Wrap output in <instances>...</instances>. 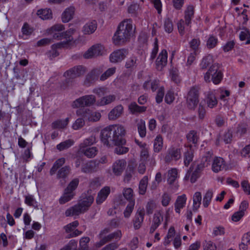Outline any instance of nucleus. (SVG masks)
<instances>
[{"label":"nucleus","instance_id":"obj_1","mask_svg":"<svg viewBox=\"0 0 250 250\" xmlns=\"http://www.w3.org/2000/svg\"><path fill=\"white\" fill-rule=\"evenodd\" d=\"M125 133L124 127L121 125H109L101 131V141L107 146L115 145V152L121 155L129 151L127 147L124 146L125 140L124 138Z\"/></svg>","mask_w":250,"mask_h":250},{"label":"nucleus","instance_id":"obj_2","mask_svg":"<svg viewBox=\"0 0 250 250\" xmlns=\"http://www.w3.org/2000/svg\"><path fill=\"white\" fill-rule=\"evenodd\" d=\"M133 34L132 21L130 19L124 20L119 24L115 33L113 41L116 45L122 44L127 41Z\"/></svg>","mask_w":250,"mask_h":250},{"label":"nucleus","instance_id":"obj_3","mask_svg":"<svg viewBox=\"0 0 250 250\" xmlns=\"http://www.w3.org/2000/svg\"><path fill=\"white\" fill-rule=\"evenodd\" d=\"M94 197L90 195L79 200L77 204L67 209L65 212L66 216H78L86 212L93 203Z\"/></svg>","mask_w":250,"mask_h":250},{"label":"nucleus","instance_id":"obj_4","mask_svg":"<svg viewBox=\"0 0 250 250\" xmlns=\"http://www.w3.org/2000/svg\"><path fill=\"white\" fill-rule=\"evenodd\" d=\"M223 73L219 69L218 64H214L209 68L204 75V80L207 83H209L211 80L215 84H219L223 79Z\"/></svg>","mask_w":250,"mask_h":250},{"label":"nucleus","instance_id":"obj_5","mask_svg":"<svg viewBox=\"0 0 250 250\" xmlns=\"http://www.w3.org/2000/svg\"><path fill=\"white\" fill-rule=\"evenodd\" d=\"M96 98L94 95H86L82 96L73 101L72 106L73 108H84L89 107L96 104Z\"/></svg>","mask_w":250,"mask_h":250},{"label":"nucleus","instance_id":"obj_6","mask_svg":"<svg viewBox=\"0 0 250 250\" xmlns=\"http://www.w3.org/2000/svg\"><path fill=\"white\" fill-rule=\"evenodd\" d=\"M76 113L78 116L82 117L88 122H97L101 118V114L100 112L93 111L86 108H80L77 110Z\"/></svg>","mask_w":250,"mask_h":250},{"label":"nucleus","instance_id":"obj_7","mask_svg":"<svg viewBox=\"0 0 250 250\" xmlns=\"http://www.w3.org/2000/svg\"><path fill=\"white\" fill-rule=\"evenodd\" d=\"M199 88L197 86H192L188 91L187 96V104L188 108L194 109L197 105L199 100Z\"/></svg>","mask_w":250,"mask_h":250},{"label":"nucleus","instance_id":"obj_8","mask_svg":"<svg viewBox=\"0 0 250 250\" xmlns=\"http://www.w3.org/2000/svg\"><path fill=\"white\" fill-rule=\"evenodd\" d=\"M85 72L84 67L82 65L75 66L67 71L63 74L66 78V82L69 83L71 79H75L83 75Z\"/></svg>","mask_w":250,"mask_h":250},{"label":"nucleus","instance_id":"obj_9","mask_svg":"<svg viewBox=\"0 0 250 250\" xmlns=\"http://www.w3.org/2000/svg\"><path fill=\"white\" fill-rule=\"evenodd\" d=\"M104 49L103 45L96 44L92 45L83 54L85 59H91L102 56L104 54Z\"/></svg>","mask_w":250,"mask_h":250},{"label":"nucleus","instance_id":"obj_10","mask_svg":"<svg viewBox=\"0 0 250 250\" xmlns=\"http://www.w3.org/2000/svg\"><path fill=\"white\" fill-rule=\"evenodd\" d=\"M103 68L101 67L96 68L91 70L86 75L84 83L87 86L90 85L98 79L99 75L103 72Z\"/></svg>","mask_w":250,"mask_h":250},{"label":"nucleus","instance_id":"obj_11","mask_svg":"<svg viewBox=\"0 0 250 250\" xmlns=\"http://www.w3.org/2000/svg\"><path fill=\"white\" fill-rule=\"evenodd\" d=\"M99 163L96 160H92L82 165L81 171L84 173H92L99 169Z\"/></svg>","mask_w":250,"mask_h":250},{"label":"nucleus","instance_id":"obj_12","mask_svg":"<svg viewBox=\"0 0 250 250\" xmlns=\"http://www.w3.org/2000/svg\"><path fill=\"white\" fill-rule=\"evenodd\" d=\"M126 167V162L125 159L117 160L112 166L113 174L117 176H121Z\"/></svg>","mask_w":250,"mask_h":250},{"label":"nucleus","instance_id":"obj_13","mask_svg":"<svg viewBox=\"0 0 250 250\" xmlns=\"http://www.w3.org/2000/svg\"><path fill=\"white\" fill-rule=\"evenodd\" d=\"M181 150L179 148H171L168 150L165 157L166 163H170L172 160L177 161L181 158Z\"/></svg>","mask_w":250,"mask_h":250},{"label":"nucleus","instance_id":"obj_14","mask_svg":"<svg viewBox=\"0 0 250 250\" xmlns=\"http://www.w3.org/2000/svg\"><path fill=\"white\" fill-rule=\"evenodd\" d=\"M167 53L166 50L163 49L159 54L156 61V67L159 71H162L167 65Z\"/></svg>","mask_w":250,"mask_h":250},{"label":"nucleus","instance_id":"obj_15","mask_svg":"<svg viewBox=\"0 0 250 250\" xmlns=\"http://www.w3.org/2000/svg\"><path fill=\"white\" fill-rule=\"evenodd\" d=\"M226 164L224 160L220 157H215L212 163L211 168L213 172H218L219 171L226 169Z\"/></svg>","mask_w":250,"mask_h":250},{"label":"nucleus","instance_id":"obj_16","mask_svg":"<svg viewBox=\"0 0 250 250\" xmlns=\"http://www.w3.org/2000/svg\"><path fill=\"white\" fill-rule=\"evenodd\" d=\"M144 209L141 208H139L133 220V226L135 229H138L141 228L144 221Z\"/></svg>","mask_w":250,"mask_h":250},{"label":"nucleus","instance_id":"obj_17","mask_svg":"<svg viewBox=\"0 0 250 250\" xmlns=\"http://www.w3.org/2000/svg\"><path fill=\"white\" fill-rule=\"evenodd\" d=\"M122 236V233L121 230H117V231L102 238L99 242L100 246L104 245L106 243L110 241L113 239H115L118 241L121 239Z\"/></svg>","mask_w":250,"mask_h":250},{"label":"nucleus","instance_id":"obj_18","mask_svg":"<svg viewBox=\"0 0 250 250\" xmlns=\"http://www.w3.org/2000/svg\"><path fill=\"white\" fill-rule=\"evenodd\" d=\"M97 28V21L95 20H92L88 21L83 26L82 31L84 35H90L96 31Z\"/></svg>","mask_w":250,"mask_h":250},{"label":"nucleus","instance_id":"obj_19","mask_svg":"<svg viewBox=\"0 0 250 250\" xmlns=\"http://www.w3.org/2000/svg\"><path fill=\"white\" fill-rule=\"evenodd\" d=\"M110 193V189L109 187H104L102 188L98 192L96 199V203L100 205L103 203L107 198Z\"/></svg>","mask_w":250,"mask_h":250},{"label":"nucleus","instance_id":"obj_20","mask_svg":"<svg viewBox=\"0 0 250 250\" xmlns=\"http://www.w3.org/2000/svg\"><path fill=\"white\" fill-rule=\"evenodd\" d=\"M124 107L122 105L119 104L113 108L108 113V117L109 120H115L122 115Z\"/></svg>","mask_w":250,"mask_h":250},{"label":"nucleus","instance_id":"obj_21","mask_svg":"<svg viewBox=\"0 0 250 250\" xmlns=\"http://www.w3.org/2000/svg\"><path fill=\"white\" fill-rule=\"evenodd\" d=\"M126 50L124 49L117 50L110 54V61L115 63L122 61L125 57Z\"/></svg>","mask_w":250,"mask_h":250},{"label":"nucleus","instance_id":"obj_22","mask_svg":"<svg viewBox=\"0 0 250 250\" xmlns=\"http://www.w3.org/2000/svg\"><path fill=\"white\" fill-rule=\"evenodd\" d=\"M163 221V216L160 211L156 212L154 213L152 225L150 228V233H152L160 226Z\"/></svg>","mask_w":250,"mask_h":250},{"label":"nucleus","instance_id":"obj_23","mask_svg":"<svg viewBox=\"0 0 250 250\" xmlns=\"http://www.w3.org/2000/svg\"><path fill=\"white\" fill-rule=\"evenodd\" d=\"M205 102L207 106L209 108L215 107L218 104V101L215 94L212 91H209L207 93Z\"/></svg>","mask_w":250,"mask_h":250},{"label":"nucleus","instance_id":"obj_24","mask_svg":"<svg viewBox=\"0 0 250 250\" xmlns=\"http://www.w3.org/2000/svg\"><path fill=\"white\" fill-rule=\"evenodd\" d=\"M75 8L74 6H71L67 8L62 15V21L64 23L68 22L73 17L75 13Z\"/></svg>","mask_w":250,"mask_h":250},{"label":"nucleus","instance_id":"obj_25","mask_svg":"<svg viewBox=\"0 0 250 250\" xmlns=\"http://www.w3.org/2000/svg\"><path fill=\"white\" fill-rule=\"evenodd\" d=\"M116 99V96L115 95H108L102 97L96 102V105L98 106H102L109 104L114 102Z\"/></svg>","mask_w":250,"mask_h":250},{"label":"nucleus","instance_id":"obj_26","mask_svg":"<svg viewBox=\"0 0 250 250\" xmlns=\"http://www.w3.org/2000/svg\"><path fill=\"white\" fill-rule=\"evenodd\" d=\"M167 182L169 185H172L178 177V170L176 168L168 170L165 174Z\"/></svg>","mask_w":250,"mask_h":250},{"label":"nucleus","instance_id":"obj_27","mask_svg":"<svg viewBox=\"0 0 250 250\" xmlns=\"http://www.w3.org/2000/svg\"><path fill=\"white\" fill-rule=\"evenodd\" d=\"M187 198L185 194L178 196L174 204L175 210L178 213H180V210L183 208L186 205Z\"/></svg>","mask_w":250,"mask_h":250},{"label":"nucleus","instance_id":"obj_28","mask_svg":"<svg viewBox=\"0 0 250 250\" xmlns=\"http://www.w3.org/2000/svg\"><path fill=\"white\" fill-rule=\"evenodd\" d=\"M185 16L184 19L185 21V24L188 26L190 23L192 19L193 18L194 14V8L192 5H188L184 12Z\"/></svg>","mask_w":250,"mask_h":250},{"label":"nucleus","instance_id":"obj_29","mask_svg":"<svg viewBox=\"0 0 250 250\" xmlns=\"http://www.w3.org/2000/svg\"><path fill=\"white\" fill-rule=\"evenodd\" d=\"M81 149L82 152L83 153L85 156L89 158L94 157L97 155L98 151L97 148L95 146L81 148Z\"/></svg>","mask_w":250,"mask_h":250},{"label":"nucleus","instance_id":"obj_30","mask_svg":"<svg viewBox=\"0 0 250 250\" xmlns=\"http://www.w3.org/2000/svg\"><path fill=\"white\" fill-rule=\"evenodd\" d=\"M128 108L132 114L142 113L146 109V107L139 106L135 102L131 103L129 105Z\"/></svg>","mask_w":250,"mask_h":250},{"label":"nucleus","instance_id":"obj_31","mask_svg":"<svg viewBox=\"0 0 250 250\" xmlns=\"http://www.w3.org/2000/svg\"><path fill=\"white\" fill-rule=\"evenodd\" d=\"M75 195V193L74 192H71L65 189L62 196L60 198V204H63L69 201L74 197Z\"/></svg>","mask_w":250,"mask_h":250},{"label":"nucleus","instance_id":"obj_32","mask_svg":"<svg viewBox=\"0 0 250 250\" xmlns=\"http://www.w3.org/2000/svg\"><path fill=\"white\" fill-rule=\"evenodd\" d=\"M61 47V43L54 44L51 46L50 50H49L46 53L47 57L51 60H53V58L57 57L59 53L57 50L58 48Z\"/></svg>","mask_w":250,"mask_h":250},{"label":"nucleus","instance_id":"obj_33","mask_svg":"<svg viewBox=\"0 0 250 250\" xmlns=\"http://www.w3.org/2000/svg\"><path fill=\"white\" fill-rule=\"evenodd\" d=\"M148 182L147 176H145L140 180L139 185V192L140 194L144 195L146 191Z\"/></svg>","mask_w":250,"mask_h":250},{"label":"nucleus","instance_id":"obj_34","mask_svg":"<svg viewBox=\"0 0 250 250\" xmlns=\"http://www.w3.org/2000/svg\"><path fill=\"white\" fill-rule=\"evenodd\" d=\"M71 171V168L68 166H65L61 168L58 171L57 177L58 179H65L69 175Z\"/></svg>","mask_w":250,"mask_h":250},{"label":"nucleus","instance_id":"obj_35","mask_svg":"<svg viewBox=\"0 0 250 250\" xmlns=\"http://www.w3.org/2000/svg\"><path fill=\"white\" fill-rule=\"evenodd\" d=\"M37 15L42 20H48L52 18V11L50 9H42L38 10Z\"/></svg>","mask_w":250,"mask_h":250},{"label":"nucleus","instance_id":"obj_36","mask_svg":"<svg viewBox=\"0 0 250 250\" xmlns=\"http://www.w3.org/2000/svg\"><path fill=\"white\" fill-rule=\"evenodd\" d=\"M65 162V159L64 158H61L56 161L50 170V175H54L56 172L57 170L60 168Z\"/></svg>","mask_w":250,"mask_h":250},{"label":"nucleus","instance_id":"obj_37","mask_svg":"<svg viewBox=\"0 0 250 250\" xmlns=\"http://www.w3.org/2000/svg\"><path fill=\"white\" fill-rule=\"evenodd\" d=\"M202 195L200 192H196L193 196V209L197 210L201 204Z\"/></svg>","mask_w":250,"mask_h":250},{"label":"nucleus","instance_id":"obj_38","mask_svg":"<svg viewBox=\"0 0 250 250\" xmlns=\"http://www.w3.org/2000/svg\"><path fill=\"white\" fill-rule=\"evenodd\" d=\"M188 142L189 144H196L199 139L197 133L195 130H191L187 135Z\"/></svg>","mask_w":250,"mask_h":250},{"label":"nucleus","instance_id":"obj_39","mask_svg":"<svg viewBox=\"0 0 250 250\" xmlns=\"http://www.w3.org/2000/svg\"><path fill=\"white\" fill-rule=\"evenodd\" d=\"M69 122V118H66L65 120H60L54 122L52 124V127L54 129H62L65 128Z\"/></svg>","mask_w":250,"mask_h":250},{"label":"nucleus","instance_id":"obj_40","mask_svg":"<svg viewBox=\"0 0 250 250\" xmlns=\"http://www.w3.org/2000/svg\"><path fill=\"white\" fill-rule=\"evenodd\" d=\"M163 138L159 135L157 136L154 141V150L156 152H159L163 147Z\"/></svg>","mask_w":250,"mask_h":250},{"label":"nucleus","instance_id":"obj_41","mask_svg":"<svg viewBox=\"0 0 250 250\" xmlns=\"http://www.w3.org/2000/svg\"><path fill=\"white\" fill-rule=\"evenodd\" d=\"M74 144V141L71 140H67L65 141L61 142L57 145L56 148L58 150L61 151L64 149H66L72 146Z\"/></svg>","mask_w":250,"mask_h":250},{"label":"nucleus","instance_id":"obj_42","mask_svg":"<svg viewBox=\"0 0 250 250\" xmlns=\"http://www.w3.org/2000/svg\"><path fill=\"white\" fill-rule=\"evenodd\" d=\"M213 191L211 189L208 190L203 197V205L205 208H207L210 204L213 196Z\"/></svg>","mask_w":250,"mask_h":250},{"label":"nucleus","instance_id":"obj_43","mask_svg":"<svg viewBox=\"0 0 250 250\" xmlns=\"http://www.w3.org/2000/svg\"><path fill=\"white\" fill-rule=\"evenodd\" d=\"M247 125L245 124H239L235 132V135L239 138H241L247 132Z\"/></svg>","mask_w":250,"mask_h":250},{"label":"nucleus","instance_id":"obj_44","mask_svg":"<svg viewBox=\"0 0 250 250\" xmlns=\"http://www.w3.org/2000/svg\"><path fill=\"white\" fill-rule=\"evenodd\" d=\"M193 152L191 148L188 149L184 154V164L186 167H188L190 163L192 161Z\"/></svg>","mask_w":250,"mask_h":250},{"label":"nucleus","instance_id":"obj_45","mask_svg":"<svg viewBox=\"0 0 250 250\" xmlns=\"http://www.w3.org/2000/svg\"><path fill=\"white\" fill-rule=\"evenodd\" d=\"M138 131L141 137H145L146 135V127L145 122L141 120L137 124Z\"/></svg>","mask_w":250,"mask_h":250},{"label":"nucleus","instance_id":"obj_46","mask_svg":"<svg viewBox=\"0 0 250 250\" xmlns=\"http://www.w3.org/2000/svg\"><path fill=\"white\" fill-rule=\"evenodd\" d=\"M97 142L95 136L92 135L89 137L84 140L83 142L80 144V148L86 147L88 146H91Z\"/></svg>","mask_w":250,"mask_h":250},{"label":"nucleus","instance_id":"obj_47","mask_svg":"<svg viewBox=\"0 0 250 250\" xmlns=\"http://www.w3.org/2000/svg\"><path fill=\"white\" fill-rule=\"evenodd\" d=\"M213 62L212 57L211 55H208L203 58L200 63V67L202 69H205L211 64Z\"/></svg>","mask_w":250,"mask_h":250},{"label":"nucleus","instance_id":"obj_48","mask_svg":"<svg viewBox=\"0 0 250 250\" xmlns=\"http://www.w3.org/2000/svg\"><path fill=\"white\" fill-rule=\"evenodd\" d=\"M123 193L125 198L129 202L135 201L133 191L131 188H125L123 189Z\"/></svg>","mask_w":250,"mask_h":250},{"label":"nucleus","instance_id":"obj_49","mask_svg":"<svg viewBox=\"0 0 250 250\" xmlns=\"http://www.w3.org/2000/svg\"><path fill=\"white\" fill-rule=\"evenodd\" d=\"M115 67L108 68L101 76L100 80L102 81H105L107 78L113 75L115 73Z\"/></svg>","mask_w":250,"mask_h":250},{"label":"nucleus","instance_id":"obj_50","mask_svg":"<svg viewBox=\"0 0 250 250\" xmlns=\"http://www.w3.org/2000/svg\"><path fill=\"white\" fill-rule=\"evenodd\" d=\"M164 28L166 32L170 33L173 30L172 21L169 18H166L164 20Z\"/></svg>","mask_w":250,"mask_h":250},{"label":"nucleus","instance_id":"obj_51","mask_svg":"<svg viewBox=\"0 0 250 250\" xmlns=\"http://www.w3.org/2000/svg\"><path fill=\"white\" fill-rule=\"evenodd\" d=\"M156 208V204L154 201L151 200H149L146 207V212L147 214H151L154 210Z\"/></svg>","mask_w":250,"mask_h":250},{"label":"nucleus","instance_id":"obj_52","mask_svg":"<svg viewBox=\"0 0 250 250\" xmlns=\"http://www.w3.org/2000/svg\"><path fill=\"white\" fill-rule=\"evenodd\" d=\"M218 43V39L213 36H210L207 42V46L209 49H212L216 46Z\"/></svg>","mask_w":250,"mask_h":250},{"label":"nucleus","instance_id":"obj_53","mask_svg":"<svg viewBox=\"0 0 250 250\" xmlns=\"http://www.w3.org/2000/svg\"><path fill=\"white\" fill-rule=\"evenodd\" d=\"M79 184V179L78 178H74L69 183L65 189H66L67 190L74 192V190L78 187Z\"/></svg>","mask_w":250,"mask_h":250},{"label":"nucleus","instance_id":"obj_54","mask_svg":"<svg viewBox=\"0 0 250 250\" xmlns=\"http://www.w3.org/2000/svg\"><path fill=\"white\" fill-rule=\"evenodd\" d=\"M85 125L84 119L83 117L77 119L72 125L74 130H78L83 127Z\"/></svg>","mask_w":250,"mask_h":250},{"label":"nucleus","instance_id":"obj_55","mask_svg":"<svg viewBox=\"0 0 250 250\" xmlns=\"http://www.w3.org/2000/svg\"><path fill=\"white\" fill-rule=\"evenodd\" d=\"M79 224V222L78 221H75L63 227V229L66 233H69L73 231L78 226Z\"/></svg>","mask_w":250,"mask_h":250},{"label":"nucleus","instance_id":"obj_56","mask_svg":"<svg viewBox=\"0 0 250 250\" xmlns=\"http://www.w3.org/2000/svg\"><path fill=\"white\" fill-rule=\"evenodd\" d=\"M134 205L135 201H130L129 202V204L127 205L124 212L125 217L128 218L130 216L131 213L133 210Z\"/></svg>","mask_w":250,"mask_h":250},{"label":"nucleus","instance_id":"obj_57","mask_svg":"<svg viewBox=\"0 0 250 250\" xmlns=\"http://www.w3.org/2000/svg\"><path fill=\"white\" fill-rule=\"evenodd\" d=\"M90 239L88 237H83L80 241V250H89L87 244L89 243Z\"/></svg>","mask_w":250,"mask_h":250},{"label":"nucleus","instance_id":"obj_58","mask_svg":"<svg viewBox=\"0 0 250 250\" xmlns=\"http://www.w3.org/2000/svg\"><path fill=\"white\" fill-rule=\"evenodd\" d=\"M25 203L29 206L37 207V204L33 195H28L25 196Z\"/></svg>","mask_w":250,"mask_h":250},{"label":"nucleus","instance_id":"obj_59","mask_svg":"<svg viewBox=\"0 0 250 250\" xmlns=\"http://www.w3.org/2000/svg\"><path fill=\"white\" fill-rule=\"evenodd\" d=\"M239 38L241 41L247 40L246 44L250 43V32L249 31H241L240 33Z\"/></svg>","mask_w":250,"mask_h":250},{"label":"nucleus","instance_id":"obj_60","mask_svg":"<svg viewBox=\"0 0 250 250\" xmlns=\"http://www.w3.org/2000/svg\"><path fill=\"white\" fill-rule=\"evenodd\" d=\"M137 58L132 56L129 58L126 61L125 63V67L127 68H132L136 66L137 64Z\"/></svg>","mask_w":250,"mask_h":250},{"label":"nucleus","instance_id":"obj_61","mask_svg":"<svg viewBox=\"0 0 250 250\" xmlns=\"http://www.w3.org/2000/svg\"><path fill=\"white\" fill-rule=\"evenodd\" d=\"M213 156V152L212 150L207 152L205 155L203 157L201 162L203 163H207L208 166L209 165Z\"/></svg>","mask_w":250,"mask_h":250},{"label":"nucleus","instance_id":"obj_62","mask_svg":"<svg viewBox=\"0 0 250 250\" xmlns=\"http://www.w3.org/2000/svg\"><path fill=\"white\" fill-rule=\"evenodd\" d=\"M206 114V108L204 105L200 104L198 108V116L199 119L203 120L204 119Z\"/></svg>","mask_w":250,"mask_h":250},{"label":"nucleus","instance_id":"obj_63","mask_svg":"<svg viewBox=\"0 0 250 250\" xmlns=\"http://www.w3.org/2000/svg\"><path fill=\"white\" fill-rule=\"evenodd\" d=\"M215 123L217 126L222 127L225 125L226 120L222 115L219 114L215 117Z\"/></svg>","mask_w":250,"mask_h":250},{"label":"nucleus","instance_id":"obj_64","mask_svg":"<svg viewBox=\"0 0 250 250\" xmlns=\"http://www.w3.org/2000/svg\"><path fill=\"white\" fill-rule=\"evenodd\" d=\"M240 155L245 158L250 157V144L246 145L241 150Z\"/></svg>","mask_w":250,"mask_h":250}]
</instances>
